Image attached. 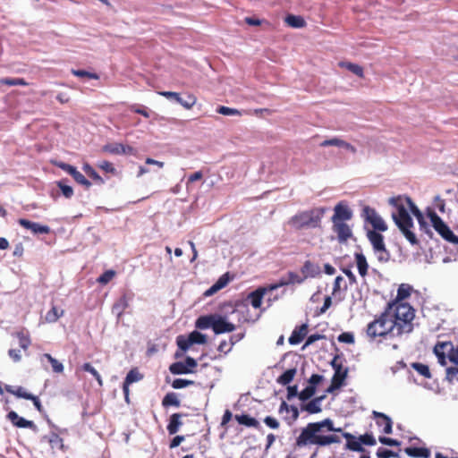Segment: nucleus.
I'll return each mask as SVG.
<instances>
[{
	"label": "nucleus",
	"instance_id": "f257e3e1",
	"mask_svg": "<svg viewBox=\"0 0 458 458\" xmlns=\"http://www.w3.org/2000/svg\"><path fill=\"white\" fill-rule=\"evenodd\" d=\"M326 432L341 433L346 439L345 449L363 454L369 453L362 446L360 437H356L342 428H335L334 421L327 418L317 422H310L304 427L296 438L295 446L301 448L307 445L327 446L340 444L341 437L336 434H325Z\"/></svg>",
	"mask_w": 458,
	"mask_h": 458
},
{
	"label": "nucleus",
	"instance_id": "f03ea898",
	"mask_svg": "<svg viewBox=\"0 0 458 458\" xmlns=\"http://www.w3.org/2000/svg\"><path fill=\"white\" fill-rule=\"evenodd\" d=\"M410 315V309L406 307L399 308L396 312L386 307L380 315L367 325L366 335L370 341H375L377 337L386 339L409 334L413 330Z\"/></svg>",
	"mask_w": 458,
	"mask_h": 458
},
{
	"label": "nucleus",
	"instance_id": "7ed1b4c3",
	"mask_svg": "<svg viewBox=\"0 0 458 458\" xmlns=\"http://www.w3.org/2000/svg\"><path fill=\"white\" fill-rule=\"evenodd\" d=\"M404 202L416 218L421 217V211L408 196H398L390 199L389 203L395 207L397 209V212L394 213L392 216L394 223L403 233L404 237L407 239V241L412 245H417L419 241L415 233L411 230L413 227V221L405 208Z\"/></svg>",
	"mask_w": 458,
	"mask_h": 458
},
{
	"label": "nucleus",
	"instance_id": "20e7f679",
	"mask_svg": "<svg viewBox=\"0 0 458 458\" xmlns=\"http://www.w3.org/2000/svg\"><path fill=\"white\" fill-rule=\"evenodd\" d=\"M326 213L325 208H313L298 212L292 216L288 224L295 230L321 227V220Z\"/></svg>",
	"mask_w": 458,
	"mask_h": 458
},
{
	"label": "nucleus",
	"instance_id": "39448f33",
	"mask_svg": "<svg viewBox=\"0 0 458 458\" xmlns=\"http://www.w3.org/2000/svg\"><path fill=\"white\" fill-rule=\"evenodd\" d=\"M433 352L441 366H446L447 360L458 366V347H454L451 341L437 342Z\"/></svg>",
	"mask_w": 458,
	"mask_h": 458
},
{
	"label": "nucleus",
	"instance_id": "423d86ee",
	"mask_svg": "<svg viewBox=\"0 0 458 458\" xmlns=\"http://www.w3.org/2000/svg\"><path fill=\"white\" fill-rule=\"evenodd\" d=\"M427 216L435 231L446 242L458 245V236L455 235L443 219L434 211L428 209Z\"/></svg>",
	"mask_w": 458,
	"mask_h": 458
},
{
	"label": "nucleus",
	"instance_id": "0eeeda50",
	"mask_svg": "<svg viewBox=\"0 0 458 458\" xmlns=\"http://www.w3.org/2000/svg\"><path fill=\"white\" fill-rule=\"evenodd\" d=\"M411 292L412 287L410 284H400L397 289L396 297L392 301L388 302L386 307H388L389 310H392L394 312H396V310L402 307H406L410 309V316L411 317V323H413V319L415 318V310L409 303L403 301L404 300L408 299L411 296Z\"/></svg>",
	"mask_w": 458,
	"mask_h": 458
},
{
	"label": "nucleus",
	"instance_id": "6e6552de",
	"mask_svg": "<svg viewBox=\"0 0 458 458\" xmlns=\"http://www.w3.org/2000/svg\"><path fill=\"white\" fill-rule=\"evenodd\" d=\"M368 238L373 247L374 251L377 254V259L381 262L388 261L390 258L389 251L386 249L383 235L374 231H369Z\"/></svg>",
	"mask_w": 458,
	"mask_h": 458
},
{
	"label": "nucleus",
	"instance_id": "1a4fd4ad",
	"mask_svg": "<svg viewBox=\"0 0 458 458\" xmlns=\"http://www.w3.org/2000/svg\"><path fill=\"white\" fill-rule=\"evenodd\" d=\"M206 343L207 336L196 330L190 333L187 337L184 335H178L176 338V344L182 352H186L192 344H204Z\"/></svg>",
	"mask_w": 458,
	"mask_h": 458
},
{
	"label": "nucleus",
	"instance_id": "9d476101",
	"mask_svg": "<svg viewBox=\"0 0 458 458\" xmlns=\"http://www.w3.org/2000/svg\"><path fill=\"white\" fill-rule=\"evenodd\" d=\"M236 328L235 325L229 322L226 317L215 314L213 331L216 335L231 333Z\"/></svg>",
	"mask_w": 458,
	"mask_h": 458
},
{
	"label": "nucleus",
	"instance_id": "9b49d317",
	"mask_svg": "<svg viewBox=\"0 0 458 458\" xmlns=\"http://www.w3.org/2000/svg\"><path fill=\"white\" fill-rule=\"evenodd\" d=\"M6 418L16 428H30L33 431L37 430V426L32 420H28L22 417H20L14 411H9L6 415Z\"/></svg>",
	"mask_w": 458,
	"mask_h": 458
},
{
	"label": "nucleus",
	"instance_id": "f8f14e48",
	"mask_svg": "<svg viewBox=\"0 0 458 458\" xmlns=\"http://www.w3.org/2000/svg\"><path fill=\"white\" fill-rule=\"evenodd\" d=\"M373 417L376 419V423L378 427H383L385 434H391L393 432V421L389 416L383 412L374 411Z\"/></svg>",
	"mask_w": 458,
	"mask_h": 458
},
{
	"label": "nucleus",
	"instance_id": "ddd939ff",
	"mask_svg": "<svg viewBox=\"0 0 458 458\" xmlns=\"http://www.w3.org/2000/svg\"><path fill=\"white\" fill-rule=\"evenodd\" d=\"M333 231L336 233L339 242H345L352 237V230L344 222L333 223Z\"/></svg>",
	"mask_w": 458,
	"mask_h": 458
},
{
	"label": "nucleus",
	"instance_id": "4468645a",
	"mask_svg": "<svg viewBox=\"0 0 458 458\" xmlns=\"http://www.w3.org/2000/svg\"><path fill=\"white\" fill-rule=\"evenodd\" d=\"M18 223L22 227L30 230L34 233L47 234L50 233V227L47 225H39L38 223L31 222L25 218H20Z\"/></svg>",
	"mask_w": 458,
	"mask_h": 458
},
{
	"label": "nucleus",
	"instance_id": "2eb2a0df",
	"mask_svg": "<svg viewBox=\"0 0 458 458\" xmlns=\"http://www.w3.org/2000/svg\"><path fill=\"white\" fill-rule=\"evenodd\" d=\"M352 216V211L346 206L339 203L335 207V214L332 216V221L333 223L344 222L345 220H350Z\"/></svg>",
	"mask_w": 458,
	"mask_h": 458
},
{
	"label": "nucleus",
	"instance_id": "dca6fc26",
	"mask_svg": "<svg viewBox=\"0 0 458 458\" xmlns=\"http://www.w3.org/2000/svg\"><path fill=\"white\" fill-rule=\"evenodd\" d=\"M105 152L110 154L121 155V154H131L133 148L130 146H125L122 143H111L106 144L103 147Z\"/></svg>",
	"mask_w": 458,
	"mask_h": 458
},
{
	"label": "nucleus",
	"instance_id": "f3484780",
	"mask_svg": "<svg viewBox=\"0 0 458 458\" xmlns=\"http://www.w3.org/2000/svg\"><path fill=\"white\" fill-rule=\"evenodd\" d=\"M308 333V326L306 324H302L299 327H296L293 331L291 336L289 337L290 344L295 345L300 344Z\"/></svg>",
	"mask_w": 458,
	"mask_h": 458
},
{
	"label": "nucleus",
	"instance_id": "a211bd4d",
	"mask_svg": "<svg viewBox=\"0 0 458 458\" xmlns=\"http://www.w3.org/2000/svg\"><path fill=\"white\" fill-rule=\"evenodd\" d=\"M323 400V396L316 397L310 400L307 403L301 404V411H307L309 414H316L319 413L321 409V401Z\"/></svg>",
	"mask_w": 458,
	"mask_h": 458
},
{
	"label": "nucleus",
	"instance_id": "6ab92c4d",
	"mask_svg": "<svg viewBox=\"0 0 458 458\" xmlns=\"http://www.w3.org/2000/svg\"><path fill=\"white\" fill-rule=\"evenodd\" d=\"M267 290L265 288L259 287L249 293L247 300L250 301L253 308L258 309L261 306L262 300Z\"/></svg>",
	"mask_w": 458,
	"mask_h": 458
},
{
	"label": "nucleus",
	"instance_id": "aec40b11",
	"mask_svg": "<svg viewBox=\"0 0 458 458\" xmlns=\"http://www.w3.org/2000/svg\"><path fill=\"white\" fill-rule=\"evenodd\" d=\"M347 376V370H343L341 368H337L336 370H335V374L332 378L331 386L328 387L327 392L330 393L335 388H338L342 386L344 380L345 379Z\"/></svg>",
	"mask_w": 458,
	"mask_h": 458
},
{
	"label": "nucleus",
	"instance_id": "412c9836",
	"mask_svg": "<svg viewBox=\"0 0 458 458\" xmlns=\"http://www.w3.org/2000/svg\"><path fill=\"white\" fill-rule=\"evenodd\" d=\"M404 453L413 458H428L430 456V450L427 447L409 446L404 448Z\"/></svg>",
	"mask_w": 458,
	"mask_h": 458
},
{
	"label": "nucleus",
	"instance_id": "4be33fe9",
	"mask_svg": "<svg viewBox=\"0 0 458 458\" xmlns=\"http://www.w3.org/2000/svg\"><path fill=\"white\" fill-rule=\"evenodd\" d=\"M356 266L360 276L365 277L368 275L369 264L366 257L361 252H357L354 255Z\"/></svg>",
	"mask_w": 458,
	"mask_h": 458
},
{
	"label": "nucleus",
	"instance_id": "5701e85b",
	"mask_svg": "<svg viewBox=\"0 0 458 458\" xmlns=\"http://www.w3.org/2000/svg\"><path fill=\"white\" fill-rule=\"evenodd\" d=\"M182 416V413H174L170 416L169 423L166 427L170 435H174L177 433L179 428L182 425V422L181 421Z\"/></svg>",
	"mask_w": 458,
	"mask_h": 458
},
{
	"label": "nucleus",
	"instance_id": "b1692460",
	"mask_svg": "<svg viewBox=\"0 0 458 458\" xmlns=\"http://www.w3.org/2000/svg\"><path fill=\"white\" fill-rule=\"evenodd\" d=\"M234 419L238 421L239 424L244 425L249 428H259V422L253 417H250L248 414H236Z\"/></svg>",
	"mask_w": 458,
	"mask_h": 458
},
{
	"label": "nucleus",
	"instance_id": "393cba45",
	"mask_svg": "<svg viewBox=\"0 0 458 458\" xmlns=\"http://www.w3.org/2000/svg\"><path fill=\"white\" fill-rule=\"evenodd\" d=\"M215 321V314L208 316H200L197 318L195 326L197 328L204 330L211 327L213 329Z\"/></svg>",
	"mask_w": 458,
	"mask_h": 458
},
{
	"label": "nucleus",
	"instance_id": "a878e982",
	"mask_svg": "<svg viewBox=\"0 0 458 458\" xmlns=\"http://www.w3.org/2000/svg\"><path fill=\"white\" fill-rule=\"evenodd\" d=\"M301 272L306 280L308 277L316 276L318 274V267L310 260H306L301 268Z\"/></svg>",
	"mask_w": 458,
	"mask_h": 458
},
{
	"label": "nucleus",
	"instance_id": "bb28decb",
	"mask_svg": "<svg viewBox=\"0 0 458 458\" xmlns=\"http://www.w3.org/2000/svg\"><path fill=\"white\" fill-rule=\"evenodd\" d=\"M14 335L18 338L21 348L26 352L31 344V339L29 332L25 329H21V331L16 332Z\"/></svg>",
	"mask_w": 458,
	"mask_h": 458
},
{
	"label": "nucleus",
	"instance_id": "cd10ccee",
	"mask_svg": "<svg viewBox=\"0 0 458 458\" xmlns=\"http://www.w3.org/2000/svg\"><path fill=\"white\" fill-rule=\"evenodd\" d=\"M169 370L174 375H182L192 373V369L187 368V365L182 361L174 362L170 365Z\"/></svg>",
	"mask_w": 458,
	"mask_h": 458
},
{
	"label": "nucleus",
	"instance_id": "c85d7f7f",
	"mask_svg": "<svg viewBox=\"0 0 458 458\" xmlns=\"http://www.w3.org/2000/svg\"><path fill=\"white\" fill-rule=\"evenodd\" d=\"M284 21L292 28H303L306 25L305 20L301 16L289 14L285 17Z\"/></svg>",
	"mask_w": 458,
	"mask_h": 458
},
{
	"label": "nucleus",
	"instance_id": "c756f323",
	"mask_svg": "<svg viewBox=\"0 0 458 458\" xmlns=\"http://www.w3.org/2000/svg\"><path fill=\"white\" fill-rule=\"evenodd\" d=\"M162 405L165 408L169 406L180 407L181 402L178 399L177 394L174 392L167 393L162 400Z\"/></svg>",
	"mask_w": 458,
	"mask_h": 458
},
{
	"label": "nucleus",
	"instance_id": "7c9ffc66",
	"mask_svg": "<svg viewBox=\"0 0 458 458\" xmlns=\"http://www.w3.org/2000/svg\"><path fill=\"white\" fill-rule=\"evenodd\" d=\"M296 373V369H289L277 377L276 382L282 386H286L293 380Z\"/></svg>",
	"mask_w": 458,
	"mask_h": 458
},
{
	"label": "nucleus",
	"instance_id": "2f4dec72",
	"mask_svg": "<svg viewBox=\"0 0 458 458\" xmlns=\"http://www.w3.org/2000/svg\"><path fill=\"white\" fill-rule=\"evenodd\" d=\"M129 307V298L123 294L113 306V312H116L120 317L123 311Z\"/></svg>",
	"mask_w": 458,
	"mask_h": 458
},
{
	"label": "nucleus",
	"instance_id": "473e14b6",
	"mask_svg": "<svg viewBox=\"0 0 458 458\" xmlns=\"http://www.w3.org/2000/svg\"><path fill=\"white\" fill-rule=\"evenodd\" d=\"M64 310H58L55 305L47 312L45 316V322L47 323H55L58 320L60 317L64 315Z\"/></svg>",
	"mask_w": 458,
	"mask_h": 458
},
{
	"label": "nucleus",
	"instance_id": "72a5a7b5",
	"mask_svg": "<svg viewBox=\"0 0 458 458\" xmlns=\"http://www.w3.org/2000/svg\"><path fill=\"white\" fill-rule=\"evenodd\" d=\"M83 171L86 174L91 178L96 183L103 184L104 179L96 172V170L88 163L84 164L82 166Z\"/></svg>",
	"mask_w": 458,
	"mask_h": 458
},
{
	"label": "nucleus",
	"instance_id": "f704fd0d",
	"mask_svg": "<svg viewBox=\"0 0 458 458\" xmlns=\"http://www.w3.org/2000/svg\"><path fill=\"white\" fill-rule=\"evenodd\" d=\"M339 65L341 67L346 68L348 71L354 73L355 75H357L360 78L364 77L363 68L357 64H353V63H350V62H342L339 64Z\"/></svg>",
	"mask_w": 458,
	"mask_h": 458
},
{
	"label": "nucleus",
	"instance_id": "c9c22d12",
	"mask_svg": "<svg viewBox=\"0 0 458 458\" xmlns=\"http://www.w3.org/2000/svg\"><path fill=\"white\" fill-rule=\"evenodd\" d=\"M45 359L51 364L52 370L55 373H62L64 371V365L49 353L43 354L42 360Z\"/></svg>",
	"mask_w": 458,
	"mask_h": 458
},
{
	"label": "nucleus",
	"instance_id": "e433bc0d",
	"mask_svg": "<svg viewBox=\"0 0 458 458\" xmlns=\"http://www.w3.org/2000/svg\"><path fill=\"white\" fill-rule=\"evenodd\" d=\"M81 369L86 372L90 373L93 377L97 380L99 386H103V380L100 374L96 370V369L89 363L86 362L81 365Z\"/></svg>",
	"mask_w": 458,
	"mask_h": 458
},
{
	"label": "nucleus",
	"instance_id": "4c0bfd02",
	"mask_svg": "<svg viewBox=\"0 0 458 458\" xmlns=\"http://www.w3.org/2000/svg\"><path fill=\"white\" fill-rule=\"evenodd\" d=\"M143 378V375L140 373L137 368L131 369L126 375L124 383L131 385L134 382H138Z\"/></svg>",
	"mask_w": 458,
	"mask_h": 458
},
{
	"label": "nucleus",
	"instance_id": "58836bf2",
	"mask_svg": "<svg viewBox=\"0 0 458 458\" xmlns=\"http://www.w3.org/2000/svg\"><path fill=\"white\" fill-rule=\"evenodd\" d=\"M8 393L19 397L28 400L30 397V393L27 392V390L22 386H17L13 388V386L6 387Z\"/></svg>",
	"mask_w": 458,
	"mask_h": 458
},
{
	"label": "nucleus",
	"instance_id": "ea45409f",
	"mask_svg": "<svg viewBox=\"0 0 458 458\" xmlns=\"http://www.w3.org/2000/svg\"><path fill=\"white\" fill-rule=\"evenodd\" d=\"M411 367L425 378L431 377V373L428 365L420 362H413L411 364Z\"/></svg>",
	"mask_w": 458,
	"mask_h": 458
},
{
	"label": "nucleus",
	"instance_id": "a19ab883",
	"mask_svg": "<svg viewBox=\"0 0 458 458\" xmlns=\"http://www.w3.org/2000/svg\"><path fill=\"white\" fill-rule=\"evenodd\" d=\"M445 380L450 384H454V381H458V366L457 365H454L452 367L446 368Z\"/></svg>",
	"mask_w": 458,
	"mask_h": 458
},
{
	"label": "nucleus",
	"instance_id": "79ce46f5",
	"mask_svg": "<svg viewBox=\"0 0 458 458\" xmlns=\"http://www.w3.org/2000/svg\"><path fill=\"white\" fill-rule=\"evenodd\" d=\"M1 84L7 86H27L28 82L22 78H2Z\"/></svg>",
	"mask_w": 458,
	"mask_h": 458
},
{
	"label": "nucleus",
	"instance_id": "37998d69",
	"mask_svg": "<svg viewBox=\"0 0 458 458\" xmlns=\"http://www.w3.org/2000/svg\"><path fill=\"white\" fill-rule=\"evenodd\" d=\"M286 278H287L289 284H301L305 281V276H302V274L300 275L293 271H289L286 274Z\"/></svg>",
	"mask_w": 458,
	"mask_h": 458
},
{
	"label": "nucleus",
	"instance_id": "c03bdc74",
	"mask_svg": "<svg viewBox=\"0 0 458 458\" xmlns=\"http://www.w3.org/2000/svg\"><path fill=\"white\" fill-rule=\"evenodd\" d=\"M316 393V387L314 386H308L298 394L301 401L304 402L310 399Z\"/></svg>",
	"mask_w": 458,
	"mask_h": 458
},
{
	"label": "nucleus",
	"instance_id": "a18cd8bd",
	"mask_svg": "<svg viewBox=\"0 0 458 458\" xmlns=\"http://www.w3.org/2000/svg\"><path fill=\"white\" fill-rule=\"evenodd\" d=\"M72 177L74 179V181L77 183L84 186L86 189L90 188L91 182L88 179H86V177L81 172H79L77 169L74 171Z\"/></svg>",
	"mask_w": 458,
	"mask_h": 458
},
{
	"label": "nucleus",
	"instance_id": "49530a36",
	"mask_svg": "<svg viewBox=\"0 0 458 458\" xmlns=\"http://www.w3.org/2000/svg\"><path fill=\"white\" fill-rule=\"evenodd\" d=\"M344 144H345V140H341L339 138H332V139L323 140L319 145H320V147H323V148L329 147V146L344 148Z\"/></svg>",
	"mask_w": 458,
	"mask_h": 458
},
{
	"label": "nucleus",
	"instance_id": "de8ad7c7",
	"mask_svg": "<svg viewBox=\"0 0 458 458\" xmlns=\"http://www.w3.org/2000/svg\"><path fill=\"white\" fill-rule=\"evenodd\" d=\"M72 73L74 76L80 77V78H88V79H93V80H98L99 79L98 74H97L95 72H87V71H84V70H74V69H72Z\"/></svg>",
	"mask_w": 458,
	"mask_h": 458
},
{
	"label": "nucleus",
	"instance_id": "09e8293b",
	"mask_svg": "<svg viewBox=\"0 0 458 458\" xmlns=\"http://www.w3.org/2000/svg\"><path fill=\"white\" fill-rule=\"evenodd\" d=\"M56 184L59 187V189L61 190L62 194L66 199H70V198L72 197V195H73V189L71 186L65 184L64 180L57 182Z\"/></svg>",
	"mask_w": 458,
	"mask_h": 458
},
{
	"label": "nucleus",
	"instance_id": "8fccbe9b",
	"mask_svg": "<svg viewBox=\"0 0 458 458\" xmlns=\"http://www.w3.org/2000/svg\"><path fill=\"white\" fill-rule=\"evenodd\" d=\"M371 225L374 227L375 230L385 232L387 230V226L382 217L377 215L376 217L373 218V220L370 222Z\"/></svg>",
	"mask_w": 458,
	"mask_h": 458
},
{
	"label": "nucleus",
	"instance_id": "3c124183",
	"mask_svg": "<svg viewBox=\"0 0 458 458\" xmlns=\"http://www.w3.org/2000/svg\"><path fill=\"white\" fill-rule=\"evenodd\" d=\"M194 381L184 379V378H176L172 382V387L174 389H181L190 386L194 385Z\"/></svg>",
	"mask_w": 458,
	"mask_h": 458
},
{
	"label": "nucleus",
	"instance_id": "603ef678",
	"mask_svg": "<svg viewBox=\"0 0 458 458\" xmlns=\"http://www.w3.org/2000/svg\"><path fill=\"white\" fill-rule=\"evenodd\" d=\"M216 112L223 115H242V112L235 108H231L225 106H220Z\"/></svg>",
	"mask_w": 458,
	"mask_h": 458
},
{
	"label": "nucleus",
	"instance_id": "864d4df0",
	"mask_svg": "<svg viewBox=\"0 0 458 458\" xmlns=\"http://www.w3.org/2000/svg\"><path fill=\"white\" fill-rule=\"evenodd\" d=\"M377 456L378 458H391V457L398 458L399 454H398V453H395L392 450H388V449L380 447L377 451Z\"/></svg>",
	"mask_w": 458,
	"mask_h": 458
},
{
	"label": "nucleus",
	"instance_id": "5fc2aeb1",
	"mask_svg": "<svg viewBox=\"0 0 458 458\" xmlns=\"http://www.w3.org/2000/svg\"><path fill=\"white\" fill-rule=\"evenodd\" d=\"M196 102H197V98L192 94H189L187 96V99H185V100H183L181 98V101H179V104L182 105L186 109H191L196 104Z\"/></svg>",
	"mask_w": 458,
	"mask_h": 458
},
{
	"label": "nucleus",
	"instance_id": "6e6d98bb",
	"mask_svg": "<svg viewBox=\"0 0 458 458\" xmlns=\"http://www.w3.org/2000/svg\"><path fill=\"white\" fill-rule=\"evenodd\" d=\"M114 276L115 272L114 270H106L98 278V282L102 284H106L114 278Z\"/></svg>",
	"mask_w": 458,
	"mask_h": 458
},
{
	"label": "nucleus",
	"instance_id": "4d7b16f0",
	"mask_svg": "<svg viewBox=\"0 0 458 458\" xmlns=\"http://www.w3.org/2000/svg\"><path fill=\"white\" fill-rule=\"evenodd\" d=\"M360 442H361V445H376V439L375 437H373L372 434H369V433H366L364 435H360Z\"/></svg>",
	"mask_w": 458,
	"mask_h": 458
},
{
	"label": "nucleus",
	"instance_id": "13d9d810",
	"mask_svg": "<svg viewBox=\"0 0 458 458\" xmlns=\"http://www.w3.org/2000/svg\"><path fill=\"white\" fill-rule=\"evenodd\" d=\"M55 165L57 167L61 168L63 171H64L67 174H69L71 176L72 175V174L76 170V167H74L73 165H72L70 164L64 163V162H56V163H55Z\"/></svg>",
	"mask_w": 458,
	"mask_h": 458
},
{
	"label": "nucleus",
	"instance_id": "bf43d9fd",
	"mask_svg": "<svg viewBox=\"0 0 458 458\" xmlns=\"http://www.w3.org/2000/svg\"><path fill=\"white\" fill-rule=\"evenodd\" d=\"M378 441L386 445L389 446H399L401 445V442L394 438H390L386 437H379Z\"/></svg>",
	"mask_w": 458,
	"mask_h": 458
},
{
	"label": "nucleus",
	"instance_id": "052dcab7",
	"mask_svg": "<svg viewBox=\"0 0 458 458\" xmlns=\"http://www.w3.org/2000/svg\"><path fill=\"white\" fill-rule=\"evenodd\" d=\"M338 341L340 343L353 344L354 343L353 334L350 333V332L342 333L338 336Z\"/></svg>",
	"mask_w": 458,
	"mask_h": 458
},
{
	"label": "nucleus",
	"instance_id": "680f3d73",
	"mask_svg": "<svg viewBox=\"0 0 458 458\" xmlns=\"http://www.w3.org/2000/svg\"><path fill=\"white\" fill-rule=\"evenodd\" d=\"M98 167L106 173H110V174L115 173V168H114V165L109 161L104 160V161L100 162L98 164Z\"/></svg>",
	"mask_w": 458,
	"mask_h": 458
},
{
	"label": "nucleus",
	"instance_id": "e2e57ef3",
	"mask_svg": "<svg viewBox=\"0 0 458 458\" xmlns=\"http://www.w3.org/2000/svg\"><path fill=\"white\" fill-rule=\"evenodd\" d=\"M160 96L165 97L167 99H174L179 103L181 101V95L177 92L174 91H159L157 92Z\"/></svg>",
	"mask_w": 458,
	"mask_h": 458
},
{
	"label": "nucleus",
	"instance_id": "0e129e2a",
	"mask_svg": "<svg viewBox=\"0 0 458 458\" xmlns=\"http://www.w3.org/2000/svg\"><path fill=\"white\" fill-rule=\"evenodd\" d=\"M130 109L136 113V114H141L143 115L144 117L146 118H148L149 117V112L148 111V109L146 107H140V106H137V105H132Z\"/></svg>",
	"mask_w": 458,
	"mask_h": 458
},
{
	"label": "nucleus",
	"instance_id": "69168bd1",
	"mask_svg": "<svg viewBox=\"0 0 458 458\" xmlns=\"http://www.w3.org/2000/svg\"><path fill=\"white\" fill-rule=\"evenodd\" d=\"M264 423L269 427L270 428H273V429H276L279 428V422L276 419H275L274 417H271V416H267L265 419H264Z\"/></svg>",
	"mask_w": 458,
	"mask_h": 458
},
{
	"label": "nucleus",
	"instance_id": "338daca9",
	"mask_svg": "<svg viewBox=\"0 0 458 458\" xmlns=\"http://www.w3.org/2000/svg\"><path fill=\"white\" fill-rule=\"evenodd\" d=\"M203 178V173L201 171H197L189 175L187 179L186 185L189 187V185L194 182H197L199 180H201Z\"/></svg>",
	"mask_w": 458,
	"mask_h": 458
},
{
	"label": "nucleus",
	"instance_id": "774afa93",
	"mask_svg": "<svg viewBox=\"0 0 458 458\" xmlns=\"http://www.w3.org/2000/svg\"><path fill=\"white\" fill-rule=\"evenodd\" d=\"M366 219L370 223L374 217H376L378 214L376 212L374 208L369 207H365L363 209Z\"/></svg>",
	"mask_w": 458,
	"mask_h": 458
}]
</instances>
